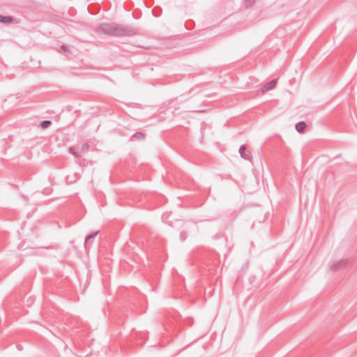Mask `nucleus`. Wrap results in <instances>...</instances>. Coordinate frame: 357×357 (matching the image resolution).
Wrapping results in <instances>:
<instances>
[{
  "instance_id": "f8f14e48",
  "label": "nucleus",
  "mask_w": 357,
  "mask_h": 357,
  "mask_svg": "<svg viewBox=\"0 0 357 357\" xmlns=\"http://www.w3.org/2000/svg\"><path fill=\"white\" fill-rule=\"evenodd\" d=\"M62 47V49H63V50H65V51L67 50V48H66V47L65 45H62V47Z\"/></svg>"
},
{
  "instance_id": "6e6552de",
  "label": "nucleus",
  "mask_w": 357,
  "mask_h": 357,
  "mask_svg": "<svg viewBox=\"0 0 357 357\" xmlns=\"http://www.w3.org/2000/svg\"><path fill=\"white\" fill-rule=\"evenodd\" d=\"M51 124H52L51 121L45 120V121H43L41 122L40 128L45 129V128H48Z\"/></svg>"
},
{
  "instance_id": "0eeeda50",
  "label": "nucleus",
  "mask_w": 357,
  "mask_h": 357,
  "mask_svg": "<svg viewBox=\"0 0 357 357\" xmlns=\"http://www.w3.org/2000/svg\"><path fill=\"white\" fill-rule=\"evenodd\" d=\"M98 231H96V232H93L91 234H89L86 238V240H85V243H89L90 242L91 240L93 239L96 238V236H97Z\"/></svg>"
},
{
  "instance_id": "7ed1b4c3",
  "label": "nucleus",
  "mask_w": 357,
  "mask_h": 357,
  "mask_svg": "<svg viewBox=\"0 0 357 357\" xmlns=\"http://www.w3.org/2000/svg\"><path fill=\"white\" fill-rule=\"evenodd\" d=\"M276 84H277V80L276 79H273L271 81H270L269 82H267L266 84H265L261 89V91L262 93H265V92H267L273 89H274L276 86Z\"/></svg>"
},
{
  "instance_id": "9d476101",
  "label": "nucleus",
  "mask_w": 357,
  "mask_h": 357,
  "mask_svg": "<svg viewBox=\"0 0 357 357\" xmlns=\"http://www.w3.org/2000/svg\"><path fill=\"white\" fill-rule=\"evenodd\" d=\"M255 2V0H245V4L247 7L252 6Z\"/></svg>"
},
{
  "instance_id": "423d86ee",
  "label": "nucleus",
  "mask_w": 357,
  "mask_h": 357,
  "mask_svg": "<svg viewBox=\"0 0 357 357\" xmlns=\"http://www.w3.org/2000/svg\"><path fill=\"white\" fill-rule=\"evenodd\" d=\"M306 124L304 121H300L296 123V129L298 132H303L305 130Z\"/></svg>"
},
{
  "instance_id": "f03ea898",
  "label": "nucleus",
  "mask_w": 357,
  "mask_h": 357,
  "mask_svg": "<svg viewBox=\"0 0 357 357\" xmlns=\"http://www.w3.org/2000/svg\"><path fill=\"white\" fill-rule=\"evenodd\" d=\"M349 263L347 259H342L337 262L331 264L330 268L332 271H338L344 268Z\"/></svg>"
},
{
  "instance_id": "f257e3e1",
  "label": "nucleus",
  "mask_w": 357,
  "mask_h": 357,
  "mask_svg": "<svg viewBox=\"0 0 357 357\" xmlns=\"http://www.w3.org/2000/svg\"><path fill=\"white\" fill-rule=\"evenodd\" d=\"M99 29L104 33L112 36H132L136 34L134 29L116 23H102Z\"/></svg>"
},
{
  "instance_id": "39448f33",
  "label": "nucleus",
  "mask_w": 357,
  "mask_h": 357,
  "mask_svg": "<svg viewBox=\"0 0 357 357\" xmlns=\"http://www.w3.org/2000/svg\"><path fill=\"white\" fill-rule=\"evenodd\" d=\"M13 22V18L11 16H3L0 15V22L2 23H11Z\"/></svg>"
},
{
  "instance_id": "1a4fd4ad",
  "label": "nucleus",
  "mask_w": 357,
  "mask_h": 357,
  "mask_svg": "<svg viewBox=\"0 0 357 357\" xmlns=\"http://www.w3.org/2000/svg\"><path fill=\"white\" fill-rule=\"evenodd\" d=\"M133 137H135L137 139H143L145 137V135L142 132H137L133 135Z\"/></svg>"
},
{
  "instance_id": "20e7f679",
  "label": "nucleus",
  "mask_w": 357,
  "mask_h": 357,
  "mask_svg": "<svg viewBox=\"0 0 357 357\" xmlns=\"http://www.w3.org/2000/svg\"><path fill=\"white\" fill-rule=\"evenodd\" d=\"M239 153L241 156L245 160L250 159V151L248 150L245 145H241L239 148Z\"/></svg>"
},
{
  "instance_id": "9b49d317",
  "label": "nucleus",
  "mask_w": 357,
  "mask_h": 357,
  "mask_svg": "<svg viewBox=\"0 0 357 357\" xmlns=\"http://www.w3.org/2000/svg\"><path fill=\"white\" fill-rule=\"evenodd\" d=\"M82 149H83V150H84V151H88V149H89V145L87 143L84 144L82 145Z\"/></svg>"
}]
</instances>
